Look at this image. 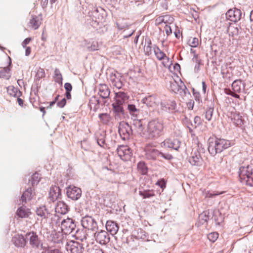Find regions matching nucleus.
Wrapping results in <instances>:
<instances>
[{
    "instance_id": "obj_35",
    "label": "nucleus",
    "mask_w": 253,
    "mask_h": 253,
    "mask_svg": "<svg viewBox=\"0 0 253 253\" xmlns=\"http://www.w3.org/2000/svg\"><path fill=\"white\" fill-rule=\"evenodd\" d=\"M99 118L101 122L104 124H107L110 121L111 117L107 113H102L99 115Z\"/></svg>"
},
{
    "instance_id": "obj_2",
    "label": "nucleus",
    "mask_w": 253,
    "mask_h": 253,
    "mask_svg": "<svg viewBox=\"0 0 253 253\" xmlns=\"http://www.w3.org/2000/svg\"><path fill=\"white\" fill-rule=\"evenodd\" d=\"M239 177L242 183L253 186V165L241 167L240 168Z\"/></svg>"
},
{
    "instance_id": "obj_6",
    "label": "nucleus",
    "mask_w": 253,
    "mask_h": 253,
    "mask_svg": "<svg viewBox=\"0 0 253 253\" xmlns=\"http://www.w3.org/2000/svg\"><path fill=\"white\" fill-rule=\"evenodd\" d=\"M119 133L123 140L128 139L132 133L131 127L127 123L122 122L119 126Z\"/></svg>"
},
{
    "instance_id": "obj_58",
    "label": "nucleus",
    "mask_w": 253,
    "mask_h": 253,
    "mask_svg": "<svg viewBox=\"0 0 253 253\" xmlns=\"http://www.w3.org/2000/svg\"><path fill=\"white\" fill-rule=\"evenodd\" d=\"M26 48V50H25V55L26 56H28L30 55V53H31V47H25Z\"/></svg>"
},
{
    "instance_id": "obj_62",
    "label": "nucleus",
    "mask_w": 253,
    "mask_h": 253,
    "mask_svg": "<svg viewBox=\"0 0 253 253\" xmlns=\"http://www.w3.org/2000/svg\"><path fill=\"white\" fill-rule=\"evenodd\" d=\"M202 85H203V89L204 90V92H205L207 86H206V83L205 82H202Z\"/></svg>"
},
{
    "instance_id": "obj_12",
    "label": "nucleus",
    "mask_w": 253,
    "mask_h": 253,
    "mask_svg": "<svg viewBox=\"0 0 253 253\" xmlns=\"http://www.w3.org/2000/svg\"><path fill=\"white\" fill-rule=\"evenodd\" d=\"M75 225L72 219L67 218L64 219L61 224V228L65 234L70 233L74 229Z\"/></svg>"
},
{
    "instance_id": "obj_31",
    "label": "nucleus",
    "mask_w": 253,
    "mask_h": 253,
    "mask_svg": "<svg viewBox=\"0 0 253 253\" xmlns=\"http://www.w3.org/2000/svg\"><path fill=\"white\" fill-rule=\"evenodd\" d=\"M32 197V190L31 188H29L23 193L21 197V200L22 202H26L27 201L30 200Z\"/></svg>"
},
{
    "instance_id": "obj_56",
    "label": "nucleus",
    "mask_w": 253,
    "mask_h": 253,
    "mask_svg": "<svg viewBox=\"0 0 253 253\" xmlns=\"http://www.w3.org/2000/svg\"><path fill=\"white\" fill-rule=\"evenodd\" d=\"M48 253H62V252L59 249H55L50 250Z\"/></svg>"
},
{
    "instance_id": "obj_53",
    "label": "nucleus",
    "mask_w": 253,
    "mask_h": 253,
    "mask_svg": "<svg viewBox=\"0 0 253 253\" xmlns=\"http://www.w3.org/2000/svg\"><path fill=\"white\" fill-rule=\"evenodd\" d=\"M174 73L179 72L180 70V66L178 63H175L173 66Z\"/></svg>"
},
{
    "instance_id": "obj_19",
    "label": "nucleus",
    "mask_w": 253,
    "mask_h": 253,
    "mask_svg": "<svg viewBox=\"0 0 253 253\" xmlns=\"http://www.w3.org/2000/svg\"><path fill=\"white\" fill-rule=\"evenodd\" d=\"M26 237H29L30 244L33 248H38L40 244V241L38 235L34 232L26 234Z\"/></svg>"
},
{
    "instance_id": "obj_44",
    "label": "nucleus",
    "mask_w": 253,
    "mask_h": 253,
    "mask_svg": "<svg viewBox=\"0 0 253 253\" xmlns=\"http://www.w3.org/2000/svg\"><path fill=\"white\" fill-rule=\"evenodd\" d=\"M213 111V109L211 108L206 111L205 113V118L207 121H210L211 120L212 116Z\"/></svg>"
},
{
    "instance_id": "obj_16",
    "label": "nucleus",
    "mask_w": 253,
    "mask_h": 253,
    "mask_svg": "<svg viewBox=\"0 0 253 253\" xmlns=\"http://www.w3.org/2000/svg\"><path fill=\"white\" fill-rule=\"evenodd\" d=\"M31 214L30 209L25 206H22L18 208L16 212V215L20 218H28Z\"/></svg>"
},
{
    "instance_id": "obj_23",
    "label": "nucleus",
    "mask_w": 253,
    "mask_h": 253,
    "mask_svg": "<svg viewBox=\"0 0 253 253\" xmlns=\"http://www.w3.org/2000/svg\"><path fill=\"white\" fill-rule=\"evenodd\" d=\"M232 122L237 126H241L243 124L242 117L236 112H232L230 116Z\"/></svg>"
},
{
    "instance_id": "obj_7",
    "label": "nucleus",
    "mask_w": 253,
    "mask_h": 253,
    "mask_svg": "<svg viewBox=\"0 0 253 253\" xmlns=\"http://www.w3.org/2000/svg\"><path fill=\"white\" fill-rule=\"evenodd\" d=\"M188 161L192 166H200L202 165L203 159L197 148L192 149Z\"/></svg>"
},
{
    "instance_id": "obj_36",
    "label": "nucleus",
    "mask_w": 253,
    "mask_h": 253,
    "mask_svg": "<svg viewBox=\"0 0 253 253\" xmlns=\"http://www.w3.org/2000/svg\"><path fill=\"white\" fill-rule=\"evenodd\" d=\"M122 103V102L121 101H120L119 99H117L116 103L113 104V106L115 112L117 113L123 112V108L121 105Z\"/></svg>"
},
{
    "instance_id": "obj_5",
    "label": "nucleus",
    "mask_w": 253,
    "mask_h": 253,
    "mask_svg": "<svg viewBox=\"0 0 253 253\" xmlns=\"http://www.w3.org/2000/svg\"><path fill=\"white\" fill-rule=\"evenodd\" d=\"M154 52L157 59L162 61V65L166 68L169 67V70L171 72V61L169 58L167 56L166 54L162 51L158 46H155L153 48Z\"/></svg>"
},
{
    "instance_id": "obj_26",
    "label": "nucleus",
    "mask_w": 253,
    "mask_h": 253,
    "mask_svg": "<svg viewBox=\"0 0 253 253\" xmlns=\"http://www.w3.org/2000/svg\"><path fill=\"white\" fill-rule=\"evenodd\" d=\"M7 92L9 95L13 97H19L21 95V92L13 85L7 87Z\"/></svg>"
},
{
    "instance_id": "obj_30",
    "label": "nucleus",
    "mask_w": 253,
    "mask_h": 253,
    "mask_svg": "<svg viewBox=\"0 0 253 253\" xmlns=\"http://www.w3.org/2000/svg\"><path fill=\"white\" fill-rule=\"evenodd\" d=\"M242 81L240 80H235L232 84V89L237 93L241 91Z\"/></svg>"
},
{
    "instance_id": "obj_9",
    "label": "nucleus",
    "mask_w": 253,
    "mask_h": 253,
    "mask_svg": "<svg viewBox=\"0 0 253 253\" xmlns=\"http://www.w3.org/2000/svg\"><path fill=\"white\" fill-rule=\"evenodd\" d=\"M181 144L180 141L178 138H168L161 143V146L164 148H173L178 150Z\"/></svg>"
},
{
    "instance_id": "obj_10",
    "label": "nucleus",
    "mask_w": 253,
    "mask_h": 253,
    "mask_svg": "<svg viewBox=\"0 0 253 253\" xmlns=\"http://www.w3.org/2000/svg\"><path fill=\"white\" fill-rule=\"evenodd\" d=\"M82 225L84 228L90 230H95L97 227V222L94 219L89 216H86L82 220Z\"/></svg>"
},
{
    "instance_id": "obj_4",
    "label": "nucleus",
    "mask_w": 253,
    "mask_h": 253,
    "mask_svg": "<svg viewBox=\"0 0 253 253\" xmlns=\"http://www.w3.org/2000/svg\"><path fill=\"white\" fill-rule=\"evenodd\" d=\"M145 155L147 159L155 160L159 156L161 155L164 159L170 160L173 158L169 154H164L155 149L152 144H147L144 147Z\"/></svg>"
},
{
    "instance_id": "obj_24",
    "label": "nucleus",
    "mask_w": 253,
    "mask_h": 253,
    "mask_svg": "<svg viewBox=\"0 0 253 253\" xmlns=\"http://www.w3.org/2000/svg\"><path fill=\"white\" fill-rule=\"evenodd\" d=\"M98 94L103 98H107L110 94V91L106 84H100Z\"/></svg>"
},
{
    "instance_id": "obj_8",
    "label": "nucleus",
    "mask_w": 253,
    "mask_h": 253,
    "mask_svg": "<svg viewBox=\"0 0 253 253\" xmlns=\"http://www.w3.org/2000/svg\"><path fill=\"white\" fill-rule=\"evenodd\" d=\"M117 151L119 156L123 161H126L130 159L132 152L127 146H120L117 148Z\"/></svg>"
},
{
    "instance_id": "obj_63",
    "label": "nucleus",
    "mask_w": 253,
    "mask_h": 253,
    "mask_svg": "<svg viewBox=\"0 0 253 253\" xmlns=\"http://www.w3.org/2000/svg\"><path fill=\"white\" fill-rule=\"evenodd\" d=\"M58 95L55 97V100L52 102H50V104L51 106H52L56 102L57 100L58 99Z\"/></svg>"
},
{
    "instance_id": "obj_55",
    "label": "nucleus",
    "mask_w": 253,
    "mask_h": 253,
    "mask_svg": "<svg viewBox=\"0 0 253 253\" xmlns=\"http://www.w3.org/2000/svg\"><path fill=\"white\" fill-rule=\"evenodd\" d=\"M156 23L158 25L164 23L163 16H160L156 19Z\"/></svg>"
},
{
    "instance_id": "obj_42",
    "label": "nucleus",
    "mask_w": 253,
    "mask_h": 253,
    "mask_svg": "<svg viewBox=\"0 0 253 253\" xmlns=\"http://www.w3.org/2000/svg\"><path fill=\"white\" fill-rule=\"evenodd\" d=\"M228 32L229 36L234 37V36L238 35V29L237 27L231 26L228 29Z\"/></svg>"
},
{
    "instance_id": "obj_32",
    "label": "nucleus",
    "mask_w": 253,
    "mask_h": 253,
    "mask_svg": "<svg viewBox=\"0 0 253 253\" xmlns=\"http://www.w3.org/2000/svg\"><path fill=\"white\" fill-rule=\"evenodd\" d=\"M10 76V69L8 67L0 68V78L8 79Z\"/></svg>"
},
{
    "instance_id": "obj_1",
    "label": "nucleus",
    "mask_w": 253,
    "mask_h": 253,
    "mask_svg": "<svg viewBox=\"0 0 253 253\" xmlns=\"http://www.w3.org/2000/svg\"><path fill=\"white\" fill-rule=\"evenodd\" d=\"M163 123L158 120H152L149 122L147 126L148 138L155 139L160 137L164 130Z\"/></svg>"
},
{
    "instance_id": "obj_25",
    "label": "nucleus",
    "mask_w": 253,
    "mask_h": 253,
    "mask_svg": "<svg viewBox=\"0 0 253 253\" xmlns=\"http://www.w3.org/2000/svg\"><path fill=\"white\" fill-rule=\"evenodd\" d=\"M96 138L97 143L100 147L104 148L107 147V145L105 142V133L104 132L97 133Z\"/></svg>"
},
{
    "instance_id": "obj_15",
    "label": "nucleus",
    "mask_w": 253,
    "mask_h": 253,
    "mask_svg": "<svg viewBox=\"0 0 253 253\" xmlns=\"http://www.w3.org/2000/svg\"><path fill=\"white\" fill-rule=\"evenodd\" d=\"M95 237L96 241L102 245H106L110 241V237L107 232L104 230H101L96 233Z\"/></svg>"
},
{
    "instance_id": "obj_46",
    "label": "nucleus",
    "mask_w": 253,
    "mask_h": 253,
    "mask_svg": "<svg viewBox=\"0 0 253 253\" xmlns=\"http://www.w3.org/2000/svg\"><path fill=\"white\" fill-rule=\"evenodd\" d=\"M156 184L160 186L162 189H164L166 186V181L164 178H162L159 180Z\"/></svg>"
},
{
    "instance_id": "obj_37",
    "label": "nucleus",
    "mask_w": 253,
    "mask_h": 253,
    "mask_svg": "<svg viewBox=\"0 0 253 253\" xmlns=\"http://www.w3.org/2000/svg\"><path fill=\"white\" fill-rule=\"evenodd\" d=\"M36 213L38 216L45 218L47 214V210L45 207H41L37 209Z\"/></svg>"
},
{
    "instance_id": "obj_57",
    "label": "nucleus",
    "mask_w": 253,
    "mask_h": 253,
    "mask_svg": "<svg viewBox=\"0 0 253 253\" xmlns=\"http://www.w3.org/2000/svg\"><path fill=\"white\" fill-rule=\"evenodd\" d=\"M117 24V27L118 29H123L124 28H125L126 27V25H121V24L120 23V22H117L116 23Z\"/></svg>"
},
{
    "instance_id": "obj_45",
    "label": "nucleus",
    "mask_w": 253,
    "mask_h": 253,
    "mask_svg": "<svg viewBox=\"0 0 253 253\" xmlns=\"http://www.w3.org/2000/svg\"><path fill=\"white\" fill-rule=\"evenodd\" d=\"M36 76L38 79H42L45 77V72L43 69L39 68L37 72Z\"/></svg>"
},
{
    "instance_id": "obj_38",
    "label": "nucleus",
    "mask_w": 253,
    "mask_h": 253,
    "mask_svg": "<svg viewBox=\"0 0 253 253\" xmlns=\"http://www.w3.org/2000/svg\"><path fill=\"white\" fill-rule=\"evenodd\" d=\"M139 194L140 196H142L144 199L150 198L155 195L153 191H150L149 190L139 191Z\"/></svg>"
},
{
    "instance_id": "obj_11",
    "label": "nucleus",
    "mask_w": 253,
    "mask_h": 253,
    "mask_svg": "<svg viewBox=\"0 0 253 253\" xmlns=\"http://www.w3.org/2000/svg\"><path fill=\"white\" fill-rule=\"evenodd\" d=\"M67 195L69 198L73 200H77L81 196L82 190L77 187L70 185L67 188Z\"/></svg>"
},
{
    "instance_id": "obj_18",
    "label": "nucleus",
    "mask_w": 253,
    "mask_h": 253,
    "mask_svg": "<svg viewBox=\"0 0 253 253\" xmlns=\"http://www.w3.org/2000/svg\"><path fill=\"white\" fill-rule=\"evenodd\" d=\"M107 231L112 235H116L119 229V226L117 223L112 220H108L106 223Z\"/></svg>"
},
{
    "instance_id": "obj_43",
    "label": "nucleus",
    "mask_w": 253,
    "mask_h": 253,
    "mask_svg": "<svg viewBox=\"0 0 253 253\" xmlns=\"http://www.w3.org/2000/svg\"><path fill=\"white\" fill-rule=\"evenodd\" d=\"M218 238V234L217 232H212L208 234V238L211 242H214Z\"/></svg>"
},
{
    "instance_id": "obj_17",
    "label": "nucleus",
    "mask_w": 253,
    "mask_h": 253,
    "mask_svg": "<svg viewBox=\"0 0 253 253\" xmlns=\"http://www.w3.org/2000/svg\"><path fill=\"white\" fill-rule=\"evenodd\" d=\"M61 195V190L60 188L56 185L52 186L49 193V199L54 202L57 200Z\"/></svg>"
},
{
    "instance_id": "obj_49",
    "label": "nucleus",
    "mask_w": 253,
    "mask_h": 253,
    "mask_svg": "<svg viewBox=\"0 0 253 253\" xmlns=\"http://www.w3.org/2000/svg\"><path fill=\"white\" fill-rule=\"evenodd\" d=\"M31 41V38H27L26 39H25L22 43L23 47L24 48L26 47L27 44H28Z\"/></svg>"
},
{
    "instance_id": "obj_22",
    "label": "nucleus",
    "mask_w": 253,
    "mask_h": 253,
    "mask_svg": "<svg viewBox=\"0 0 253 253\" xmlns=\"http://www.w3.org/2000/svg\"><path fill=\"white\" fill-rule=\"evenodd\" d=\"M41 19L37 16H32L29 23V26L34 30H37L41 24Z\"/></svg>"
},
{
    "instance_id": "obj_59",
    "label": "nucleus",
    "mask_w": 253,
    "mask_h": 253,
    "mask_svg": "<svg viewBox=\"0 0 253 253\" xmlns=\"http://www.w3.org/2000/svg\"><path fill=\"white\" fill-rule=\"evenodd\" d=\"M17 102L20 106H23L24 101L22 99L18 97L17 98Z\"/></svg>"
},
{
    "instance_id": "obj_40",
    "label": "nucleus",
    "mask_w": 253,
    "mask_h": 253,
    "mask_svg": "<svg viewBox=\"0 0 253 253\" xmlns=\"http://www.w3.org/2000/svg\"><path fill=\"white\" fill-rule=\"evenodd\" d=\"M189 45L192 47H196L199 44V40L195 37H191L188 40Z\"/></svg>"
},
{
    "instance_id": "obj_50",
    "label": "nucleus",
    "mask_w": 253,
    "mask_h": 253,
    "mask_svg": "<svg viewBox=\"0 0 253 253\" xmlns=\"http://www.w3.org/2000/svg\"><path fill=\"white\" fill-rule=\"evenodd\" d=\"M64 87L66 91H71L72 89V86L70 83H66L64 84Z\"/></svg>"
},
{
    "instance_id": "obj_21",
    "label": "nucleus",
    "mask_w": 253,
    "mask_h": 253,
    "mask_svg": "<svg viewBox=\"0 0 253 253\" xmlns=\"http://www.w3.org/2000/svg\"><path fill=\"white\" fill-rule=\"evenodd\" d=\"M14 244L18 247H23L26 244V241L22 235H17L13 238Z\"/></svg>"
},
{
    "instance_id": "obj_27",
    "label": "nucleus",
    "mask_w": 253,
    "mask_h": 253,
    "mask_svg": "<svg viewBox=\"0 0 253 253\" xmlns=\"http://www.w3.org/2000/svg\"><path fill=\"white\" fill-rule=\"evenodd\" d=\"M143 100L147 106L152 107L156 104L157 97L155 95H149L146 97Z\"/></svg>"
},
{
    "instance_id": "obj_54",
    "label": "nucleus",
    "mask_w": 253,
    "mask_h": 253,
    "mask_svg": "<svg viewBox=\"0 0 253 253\" xmlns=\"http://www.w3.org/2000/svg\"><path fill=\"white\" fill-rule=\"evenodd\" d=\"M128 109L130 112H135L137 110L135 106L134 105H128Z\"/></svg>"
},
{
    "instance_id": "obj_51",
    "label": "nucleus",
    "mask_w": 253,
    "mask_h": 253,
    "mask_svg": "<svg viewBox=\"0 0 253 253\" xmlns=\"http://www.w3.org/2000/svg\"><path fill=\"white\" fill-rule=\"evenodd\" d=\"M66 100L65 98H63L57 103V105L60 108H63L66 105Z\"/></svg>"
},
{
    "instance_id": "obj_20",
    "label": "nucleus",
    "mask_w": 253,
    "mask_h": 253,
    "mask_svg": "<svg viewBox=\"0 0 253 253\" xmlns=\"http://www.w3.org/2000/svg\"><path fill=\"white\" fill-rule=\"evenodd\" d=\"M55 212L57 214H65L68 211L67 205L63 202H58L55 207Z\"/></svg>"
},
{
    "instance_id": "obj_34",
    "label": "nucleus",
    "mask_w": 253,
    "mask_h": 253,
    "mask_svg": "<svg viewBox=\"0 0 253 253\" xmlns=\"http://www.w3.org/2000/svg\"><path fill=\"white\" fill-rule=\"evenodd\" d=\"M204 195H205V198H212L215 196L219 195L223 193V192H219L218 191H214L213 192H211L210 191H206L204 190L203 191Z\"/></svg>"
},
{
    "instance_id": "obj_14",
    "label": "nucleus",
    "mask_w": 253,
    "mask_h": 253,
    "mask_svg": "<svg viewBox=\"0 0 253 253\" xmlns=\"http://www.w3.org/2000/svg\"><path fill=\"white\" fill-rule=\"evenodd\" d=\"M66 249L67 250L70 252L71 253H82L83 251L82 245L74 241H70L68 243Z\"/></svg>"
},
{
    "instance_id": "obj_47",
    "label": "nucleus",
    "mask_w": 253,
    "mask_h": 253,
    "mask_svg": "<svg viewBox=\"0 0 253 253\" xmlns=\"http://www.w3.org/2000/svg\"><path fill=\"white\" fill-rule=\"evenodd\" d=\"M194 124L193 125V127L196 128L202 124V120L199 116H196L194 120Z\"/></svg>"
},
{
    "instance_id": "obj_41",
    "label": "nucleus",
    "mask_w": 253,
    "mask_h": 253,
    "mask_svg": "<svg viewBox=\"0 0 253 253\" xmlns=\"http://www.w3.org/2000/svg\"><path fill=\"white\" fill-rule=\"evenodd\" d=\"M163 19L164 20V24L166 25V24L169 25L173 22L174 19L169 15H166L163 16Z\"/></svg>"
},
{
    "instance_id": "obj_3",
    "label": "nucleus",
    "mask_w": 253,
    "mask_h": 253,
    "mask_svg": "<svg viewBox=\"0 0 253 253\" xmlns=\"http://www.w3.org/2000/svg\"><path fill=\"white\" fill-rule=\"evenodd\" d=\"M232 145L229 140L217 138L214 143H211L209 147V151L212 154H215L222 152Z\"/></svg>"
},
{
    "instance_id": "obj_29",
    "label": "nucleus",
    "mask_w": 253,
    "mask_h": 253,
    "mask_svg": "<svg viewBox=\"0 0 253 253\" xmlns=\"http://www.w3.org/2000/svg\"><path fill=\"white\" fill-rule=\"evenodd\" d=\"M169 82V88L171 91L175 93L177 92L180 89V86L178 84V82L173 79H171Z\"/></svg>"
},
{
    "instance_id": "obj_13",
    "label": "nucleus",
    "mask_w": 253,
    "mask_h": 253,
    "mask_svg": "<svg viewBox=\"0 0 253 253\" xmlns=\"http://www.w3.org/2000/svg\"><path fill=\"white\" fill-rule=\"evenodd\" d=\"M241 14L240 10L234 8L228 10L226 13V16L228 20L236 22L241 19Z\"/></svg>"
},
{
    "instance_id": "obj_33",
    "label": "nucleus",
    "mask_w": 253,
    "mask_h": 253,
    "mask_svg": "<svg viewBox=\"0 0 253 253\" xmlns=\"http://www.w3.org/2000/svg\"><path fill=\"white\" fill-rule=\"evenodd\" d=\"M137 169L138 171L143 175L146 174L148 171L147 167L143 162H140L138 163Z\"/></svg>"
},
{
    "instance_id": "obj_39",
    "label": "nucleus",
    "mask_w": 253,
    "mask_h": 253,
    "mask_svg": "<svg viewBox=\"0 0 253 253\" xmlns=\"http://www.w3.org/2000/svg\"><path fill=\"white\" fill-rule=\"evenodd\" d=\"M54 80L57 83H62V76L61 73L58 69H55L54 70Z\"/></svg>"
},
{
    "instance_id": "obj_28",
    "label": "nucleus",
    "mask_w": 253,
    "mask_h": 253,
    "mask_svg": "<svg viewBox=\"0 0 253 253\" xmlns=\"http://www.w3.org/2000/svg\"><path fill=\"white\" fill-rule=\"evenodd\" d=\"M143 50L146 55H150L152 53V42L150 40H145Z\"/></svg>"
},
{
    "instance_id": "obj_48",
    "label": "nucleus",
    "mask_w": 253,
    "mask_h": 253,
    "mask_svg": "<svg viewBox=\"0 0 253 253\" xmlns=\"http://www.w3.org/2000/svg\"><path fill=\"white\" fill-rule=\"evenodd\" d=\"M164 29L168 36L170 35L172 33L171 29L169 25L166 24L164 26Z\"/></svg>"
},
{
    "instance_id": "obj_52",
    "label": "nucleus",
    "mask_w": 253,
    "mask_h": 253,
    "mask_svg": "<svg viewBox=\"0 0 253 253\" xmlns=\"http://www.w3.org/2000/svg\"><path fill=\"white\" fill-rule=\"evenodd\" d=\"M227 94L231 95L236 98H239L240 96L238 94H237L235 92H234L233 90L232 91L231 90H229L228 92H226Z\"/></svg>"
},
{
    "instance_id": "obj_64",
    "label": "nucleus",
    "mask_w": 253,
    "mask_h": 253,
    "mask_svg": "<svg viewBox=\"0 0 253 253\" xmlns=\"http://www.w3.org/2000/svg\"><path fill=\"white\" fill-rule=\"evenodd\" d=\"M95 253H104L102 250L99 249H96L95 251Z\"/></svg>"
},
{
    "instance_id": "obj_61",
    "label": "nucleus",
    "mask_w": 253,
    "mask_h": 253,
    "mask_svg": "<svg viewBox=\"0 0 253 253\" xmlns=\"http://www.w3.org/2000/svg\"><path fill=\"white\" fill-rule=\"evenodd\" d=\"M193 60H194L196 62H199L198 59V55L197 54H195L194 56V58H193Z\"/></svg>"
},
{
    "instance_id": "obj_60",
    "label": "nucleus",
    "mask_w": 253,
    "mask_h": 253,
    "mask_svg": "<svg viewBox=\"0 0 253 253\" xmlns=\"http://www.w3.org/2000/svg\"><path fill=\"white\" fill-rule=\"evenodd\" d=\"M66 96L68 99H70L71 98V94L70 93V91H66Z\"/></svg>"
}]
</instances>
